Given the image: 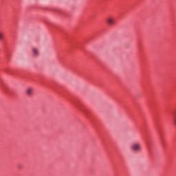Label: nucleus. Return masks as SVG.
<instances>
[{
  "label": "nucleus",
  "mask_w": 176,
  "mask_h": 176,
  "mask_svg": "<svg viewBox=\"0 0 176 176\" xmlns=\"http://www.w3.org/2000/svg\"><path fill=\"white\" fill-rule=\"evenodd\" d=\"M75 106L76 107V108H78L79 109V111H81L82 112H83L85 113V115H87V110H85V109H82V107H80L78 104H75Z\"/></svg>",
  "instance_id": "5"
},
{
  "label": "nucleus",
  "mask_w": 176,
  "mask_h": 176,
  "mask_svg": "<svg viewBox=\"0 0 176 176\" xmlns=\"http://www.w3.org/2000/svg\"><path fill=\"white\" fill-rule=\"evenodd\" d=\"M131 149L133 152L138 153V152H141V144L139 142H135L132 144L131 146Z\"/></svg>",
  "instance_id": "1"
},
{
  "label": "nucleus",
  "mask_w": 176,
  "mask_h": 176,
  "mask_svg": "<svg viewBox=\"0 0 176 176\" xmlns=\"http://www.w3.org/2000/svg\"><path fill=\"white\" fill-rule=\"evenodd\" d=\"M3 39V32H0V41H2Z\"/></svg>",
  "instance_id": "6"
},
{
  "label": "nucleus",
  "mask_w": 176,
  "mask_h": 176,
  "mask_svg": "<svg viewBox=\"0 0 176 176\" xmlns=\"http://www.w3.org/2000/svg\"><path fill=\"white\" fill-rule=\"evenodd\" d=\"M32 91H34V89L32 87H28L26 89V94H28V96H32Z\"/></svg>",
  "instance_id": "4"
},
{
  "label": "nucleus",
  "mask_w": 176,
  "mask_h": 176,
  "mask_svg": "<svg viewBox=\"0 0 176 176\" xmlns=\"http://www.w3.org/2000/svg\"><path fill=\"white\" fill-rule=\"evenodd\" d=\"M106 23L108 24V25H110V27L115 25V18H113V16L107 17L106 19Z\"/></svg>",
  "instance_id": "2"
},
{
  "label": "nucleus",
  "mask_w": 176,
  "mask_h": 176,
  "mask_svg": "<svg viewBox=\"0 0 176 176\" xmlns=\"http://www.w3.org/2000/svg\"><path fill=\"white\" fill-rule=\"evenodd\" d=\"M160 135H162V132H160Z\"/></svg>",
  "instance_id": "7"
},
{
  "label": "nucleus",
  "mask_w": 176,
  "mask_h": 176,
  "mask_svg": "<svg viewBox=\"0 0 176 176\" xmlns=\"http://www.w3.org/2000/svg\"><path fill=\"white\" fill-rule=\"evenodd\" d=\"M32 52L34 57H38L39 56V49L36 47H33L32 49Z\"/></svg>",
  "instance_id": "3"
}]
</instances>
